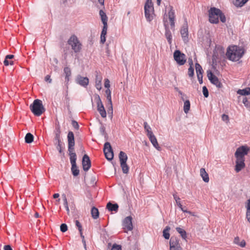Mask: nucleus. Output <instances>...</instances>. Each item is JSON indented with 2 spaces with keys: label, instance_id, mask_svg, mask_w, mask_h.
<instances>
[{
  "label": "nucleus",
  "instance_id": "c03bdc74",
  "mask_svg": "<svg viewBox=\"0 0 250 250\" xmlns=\"http://www.w3.org/2000/svg\"><path fill=\"white\" fill-rule=\"evenodd\" d=\"M188 75L190 78H193L194 76V69L193 66H189L188 69Z\"/></svg>",
  "mask_w": 250,
  "mask_h": 250
},
{
  "label": "nucleus",
  "instance_id": "338daca9",
  "mask_svg": "<svg viewBox=\"0 0 250 250\" xmlns=\"http://www.w3.org/2000/svg\"><path fill=\"white\" fill-rule=\"evenodd\" d=\"M4 250H13L11 246L9 245H6L4 246Z\"/></svg>",
  "mask_w": 250,
  "mask_h": 250
},
{
  "label": "nucleus",
  "instance_id": "864d4df0",
  "mask_svg": "<svg viewBox=\"0 0 250 250\" xmlns=\"http://www.w3.org/2000/svg\"><path fill=\"white\" fill-rule=\"evenodd\" d=\"M71 125L75 129L78 130L79 129V124L76 121L74 120H72Z\"/></svg>",
  "mask_w": 250,
  "mask_h": 250
},
{
  "label": "nucleus",
  "instance_id": "603ef678",
  "mask_svg": "<svg viewBox=\"0 0 250 250\" xmlns=\"http://www.w3.org/2000/svg\"><path fill=\"white\" fill-rule=\"evenodd\" d=\"M104 26L101 32V34L106 35L107 30V23H103Z\"/></svg>",
  "mask_w": 250,
  "mask_h": 250
},
{
  "label": "nucleus",
  "instance_id": "aec40b11",
  "mask_svg": "<svg viewBox=\"0 0 250 250\" xmlns=\"http://www.w3.org/2000/svg\"><path fill=\"white\" fill-rule=\"evenodd\" d=\"M106 208L107 209L109 212L116 213L119 209V205L116 203L110 201L107 203Z\"/></svg>",
  "mask_w": 250,
  "mask_h": 250
},
{
  "label": "nucleus",
  "instance_id": "e2e57ef3",
  "mask_svg": "<svg viewBox=\"0 0 250 250\" xmlns=\"http://www.w3.org/2000/svg\"><path fill=\"white\" fill-rule=\"evenodd\" d=\"M44 80L46 82H48L49 83H52V79H51V77L49 75H47L45 77V79H44Z\"/></svg>",
  "mask_w": 250,
  "mask_h": 250
},
{
  "label": "nucleus",
  "instance_id": "13d9d810",
  "mask_svg": "<svg viewBox=\"0 0 250 250\" xmlns=\"http://www.w3.org/2000/svg\"><path fill=\"white\" fill-rule=\"evenodd\" d=\"M65 98V99L66 100V104H67V108L69 110V112L71 113V111L70 110V109H69V98L68 97V91H67V90L66 91Z\"/></svg>",
  "mask_w": 250,
  "mask_h": 250
},
{
  "label": "nucleus",
  "instance_id": "dca6fc26",
  "mask_svg": "<svg viewBox=\"0 0 250 250\" xmlns=\"http://www.w3.org/2000/svg\"><path fill=\"white\" fill-rule=\"evenodd\" d=\"M132 217L131 216L126 217L123 221L122 226L123 229L131 231L133 229L132 224Z\"/></svg>",
  "mask_w": 250,
  "mask_h": 250
},
{
  "label": "nucleus",
  "instance_id": "473e14b6",
  "mask_svg": "<svg viewBox=\"0 0 250 250\" xmlns=\"http://www.w3.org/2000/svg\"><path fill=\"white\" fill-rule=\"evenodd\" d=\"M34 137L30 132L27 133L24 138L25 142L27 144H31L34 141Z\"/></svg>",
  "mask_w": 250,
  "mask_h": 250
},
{
  "label": "nucleus",
  "instance_id": "bf43d9fd",
  "mask_svg": "<svg viewBox=\"0 0 250 250\" xmlns=\"http://www.w3.org/2000/svg\"><path fill=\"white\" fill-rule=\"evenodd\" d=\"M153 6V3L152 2V0H146L144 7H152Z\"/></svg>",
  "mask_w": 250,
  "mask_h": 250
},
{
  "label": "nucleus",
  "instance_id": "1a4fd4ad",
  "mask_svg": "<svg viewBox=\"0 0 250 250\" xmlns=\"http://www.w3.org/2000/svg\"><path fill=\"white\" fill-rule=\"evenodd\" d=\"M174 60L179 65H184L186 62V55L179 50H176L173 53Z\"/></svg>",
  "mask_w": 250,
  "mask_h": 250
},
{
  "label": "nucleus",
  "instance_id": "5701e85b",
  "mask_svg": "<svg viewBox=\"0 0 250 250\" xmlns=\"http://www.w3.org/2000/svg\"><path fill=\"white\" fill-rule=\"evenodd\" d=\"M63 72L65 75V82L66 83V84L67 85L69 81V78L71 75V69L68 66H65L63 69Z\"/></svg>",
  "mask_w": 250,
  "mask_h": 250
},
{
  "label": "nucleus",
  "instance_id": "e433bc0d",
  "mask_svg": "<svg viewBox=\"0 0 250 250\" xmlns=\"http://www.w3.org/2000/svg\"><path fill=\"white\" fill-rule=\"evenodd\" d=\"M246 218L248 221L250 223V198L248 200V203L246 206Z\"/></svg>",
  "mask_w": 250,
  "mask_h": 250
},
{
  "label": "nucleus",
  "instance_id": "9d476101",
  "mask_svg": "<svg viewBox=\"0 0 250 250\" xmlns=\"http://www.w3.org/2000/svg\"><path fill=\"white\" fill-rule=\"evenodd\" d=\"M250 151V147L247 146H242L236 149L234 153L236 158L245 159V156L247 155Z\"/></svg>",
  "mask_w": 250,
  "mask_h": 250
},
{
  "label": "nucleus",
  "instance_id": "72a5a7b5",
  "mask_svg": "<svg viewBox=\"0 0 250 250\" xmlns=\"http://www.w3.org/2000/svg\"><path fill=\"white\" fill-rule=\"evenodd\" d=\"M170 229V227L168 226H167L166 227V228L163 230V236L165 239L168 240L169 239L170 234H169V231Z\"/></svg>",
  "mask_w": 250,
  "mask_h": 250
},
{
  "label": "nucleus",
  "instance_id": "b1692460",
  "mask_svg": "<svg viewBox=\"0 0 250 250\" xmlns=\"http://www.w3.org/2000/svg\"><path fill=\"white\" fill-rule=\"evenodd\" d=\"M200 174L203 180L205 183H208L209 180L208 173L206 172L204 168H201L200 170Z\"/></svg>",
  "mask_w": 250,
  "mask_h": 250
},
{
  "label": "nucleus",
  "instance_id": "ea45409f",
  "mask_svg": "<svg viewBox=\"0 0 250 250\" xmlns=\"http://www.w3.org/2000/svg\"><path fill=\"white\" fill-rule=\"evenodd\" d=\"M107 112L109 116H111V117H112L113 115V105H112V101L111 102H108L107 103Z\"/></svg>",
  "mask_w": 250,
  "mask_h": 250
},
{
  "label": "nucleus",
  "instance_id": "7c9ffc66",
  "mask_svg": "<svg viewBox=\"0 0 250 250\" xmlns=\"http://www.w3.org/2000/svg\"><path fill=\"white\" fill-rule=\"evenodd\" d=\"M91 214L92 217L94 219L98 218L99 217V211L98 209L94 206L92 207L91 209Z\"/></svg>",
  "mask_w": 250,
  "mask_h": 250
},
{
  "label": "nucleus",
  "instance_id": "a211bd4d",
  "mask_svg": "<svg viewBox=\"0 0 250 250\" xmlns=\"http://www.w3.org/2000/svg\"><path fill=\"white\" fill-rule=\"evenodd\" d=\"M76 82L83 87H86L89 83V79L87 77H83L78 75L76 79Z\"/></svg>",
  "mask_w": 250,
  "mask_h": 250
},
{
  "label": "nucleus",
  "instance_id": "a19ab883",
  "mask_svg": "<svg viewBox=\"0 0 250 250\" xmlns=\"http://www.w3.org/2000/svg\"><path fill=\"white\" fill-rule=\"evenodd\" d=\"M249 0H236L234 5L237 7H241L248 1Z\"/></svg>",
  "mask_w": 250,
  "mask_h": 250
},
{
  "label": "nucleus",
  "instance_id": "f704fd0d",
  "mask_svg": "<svg viewBox=\"0 0 250 250\" xmlns=\"http://www.w3.org/2000/svg\"><path fill=\"white\" fill-rule=\"evenodd\" d=\"M195 67L197 76V75H203V74L204 73L203 69L202 68V66L198 62L195 63Z\"/></svg>",
  "mask_w": 250,
  "mask_h": 250
},
{
  "label": "nucleus",
  "instance_id": "37998d69",
  "mask_svg": "<svg viewBox=\"0 0 250 250\" xmlns=\"http://www.w3.org/2000/svg\"><path fill=\"white\" fill-rule=\"evenodd\" d=\"M173 198L176 202V204L178 207L180 208L183 207L182 204L180 203V198L176 194H174L173 195Z\"/></svg>",
  "mask_w": 250,
  "mask_h": 250
},
{
  "label": "nucleus",
  "instance_id": "2f4dec72",
  "mask_svg": "<svg viewBox=\"0 0 250 250\" xmlns=\"http://www.w3.org/2000/svg\"><path fill=\"white\" fill-rule=\"evenodd\" d=\"M99 15L100 16L102 23H107V17L106 15V13L102 9L100 10Z\"/></svg>",
  "mask_w": 250,
  "mask_h": 250
},
{
  "label": "nucleus",
  "instance_id": "09e8293b",
  "mask_svg": "<svg viewBox=\"0 0 250 250\" xmlns=\"http://www.w3.org/2000/svg\"><path fill=\"white\" fill-rule=\"evenodd\" d=\"M202 92L205 98H208L209 96L208 90L206 86H204L202 88Z\"/></svg>",
  "mask_w": 250,
  "mask_h": 250
},
{
  "label": "nucleus",
  "instance_id": "ddd939ff",
  "mask_svg": "<svg viewBox=\"0 0 250 250\" xmlns=\"http://www.w3.org/2000/svg\"><path fill=\"white\" fill-rule=\"evenodd\" d=\"M180 33L184 42L185 43L188 42V22L186 19L181 28Z\"/></svg>",
  "mask_w": 250,
  "mask_h": 250
},
{
  "label": "nucleus",
  "instance_id": "49530a36",
  "mask_svg": "<svg viewBox=\"0 0 250 250\" xmlns=\"http://www.w3.org/2000/svg\"><path fill=\"white\" fill-rule=\"evenodd\" d=\"M219 15V18L220 20V21L223 23H225L226 21V18L225 14L223 13V12L221 10H220Z\"/></svg>",
  "mask_w": 250,
  "mask_h": 250
},
{
  "label": "nucleus",
  "instance_id": "5fc2aeb1",
  "mask_svg": "<svg viewBox=\"0 0 250 250\" xmlns=\"http://www.w3.org/2000/svg\"><path fill=\"white\" fill-rule=\"evenodd\" d=\"M168 18L175 17V12L173 9L172 6H170V10L168 13Z\"/></svg>",
  "mask_w": 250,
  "mask_h": 250
},
{
  "label": "nucleus",
  "instance_id": "2eb2a0df",
  "mask_svg": "<svg viewBox=\"0 0 250 250\" xmlns=\"http://www.w3.org/2000/svg\"><path fill=\"white\" fill-rule=\"evenodd\" d=\"M170 250H182L180 246L179 238L171 237L169 240Z\"/></svg>",
  "mask_w": 250,
  "mask_h": 250
},
{
  "label": "nucleus",
  "instance_id": "f3484780",
  "mask_svg": "<svg viewBox=\"0 0 250 250\" xmlns=\"http://www.w3.org/2000/svg\"><path fill=\"white\" fill-rule=\"evenodd\" d=\"M82 164L83 170L84 171H87L91 167V160L86 154H84L83 156Z\"/></svg>",
  "mask_w": 250,
  "mask_h": 250
},
{
  "label": "nucleus",
  "instance_id": "423d86ee",
  "mask_svg": "<svg viewBox=\"0 0 250 250\" xmlns=\"http://www.w3.org/2000/svg\"><path fill=\"white\" fill-rule=\"evenodd\" d=\"M119 158L123 172L125 174L128 173L129 171V167L127 166L126 163L128 158L127 155L124 151H121L119 154Z\"/></svg>",
  "mask_w": 250,
  "mask_h": 250
},
{
  "label": "nucleus",
  "instance_id": "39448f33",
  "mask_svg": "<svg viewBox=\"0 0 250 250\" xmlns=\"http://www.w3.org/2000/svg\"><path fill=\"white\" fill-rule=\"evenodd\" d=\"M68 141V151L69 156L76 155L74 151L75 138L74 134L71 131H69L67 136Z\"/></svg>",
  "mask_w": 250,
  "mask_h": 250
},
{
  "label": "nucleus",
  "instance_id": "de8ad7c7",
  "mask_svg": "<svg viewBox=\"0 0 250 250\" xmlns=\"http://www.w3.org/2000/svg\"><path fill=\"white\" fill-rule=\"evenodd\" d=\"M243 103L247 108H250V102L248 101L247 97L243 98Z\"/></svg>",
  "mask_w": 250,
  "mask_h": 250
},
{
  "label": "nucleus",
  "instance_id": "6e6552de",
  "mask_svg": "<svg viewBox=\"0 0 250 250\" xmlns=\"http://www.w3.org/2000/svg\"><path fill=\"white\" fill-rule=\"evenodd\" d=\"M104 153L105 157L108 161H111L114 158V152L111 144L108 142H106L104 146Z\"/></svg>",
  "mask_w": 250,
  "mask_h": 250
},
{
  "label": "nucleus",
  "instance_id": "f8f14e48",
  "mask_svg": "<svg viewBox=\"0 0 250 250\" xmlns=\"http://www.w3.org/2000/svg\"><path fill=\"white\" fill-rule=\"evenodd\" d=\"M95 100H96L97 104V110L100 114L101 116L103 118H105L106 117V110L104 108V104L102 102L101 98L100 96L95 94Z\"/></svg>",
  "mask_w": 250,
  "mask_h": 250
},
{
  "label": "nucleus",
  "instance_id": "052dcab7",
  "mask_svg": "<svg viewBox=\"0 0 250 250\" xmlns=\"http://www.w3.org/2000/svg\"><path fill=\"white\" fill-rule=\"evenodd\" d=\"M110 81L108 79H104V86L106 88H109L110 87Z\"/></svg>",
  "mask_w": 250,
  "mask_h": 250
},
{
  "label": "nucleus",
  "instance_id": "79ce46f5",
  "mask_svg": "<svg viewBox=\"0 0 250 250\" xmlns=\"http://www.w3.org/2000/svg\"><path fill=\"white\" fill-rule=\"evenodd\" d=\"M218 59V55L216 50H213L212 56V62L213 63H216Z\"/></svg>",
  "mask_w": 250,
  "mask_h": 250
},
{
  "label": "nucleus",
  "instance_id": "c9c22d12",
  "mask_svg": "<svg viewBox=\"0 0 250 250\" xmlns=\"http://www.w3.org/2000/svg\"><path fill=\"white\" fill-rule=\"evenodd\" d=\"M190 108V103L189 100H186L184 102L183 110L185 113H188Z\"/></svg>",
  "mask_w": 250,
  "mask_h": 250
},
{
  "label": "nucleus",
  "instance_id": "4be33fe9",
  "mask_svg": "<svg viewBox=\"0 0 250 250\" xmlns=\"http://www.w3.org/2000/svg\"><path fill=\"white\" fill-rule=\"evenodd\" d=\"M165 36L166 38L167 42L169 44H171L172 43V36L171 33V31L169 28V27L165 24Z\"/></svg>",
  "mask_w": 250,
  "mask_h": 250
},
{
  "label": "nucleus",
  "instance_id": "680f3d73",
  "mask_svg": "<svg viewBox=\"0 0 250 250\" xmlns=\"http://www.w3.org/2000/svg\"><path fill=\"white\" fill-rule=\"evenodd\" d=\"M106 41V35L101 34L100 42L104 44Z\"/></svg>",
  "mask_w": 250,
  "mask_h": 250
},
{
  "label": "nucleus",
  "instance_id": "6ab92c4d",
  "mask_svg": "<svg viewBox=\"0 0 250 250\" xmlns=\"http://www.w3.org/2000/svg\"><path fill=\"white\" fill-rule=\"evenodd\" d=\"M236 165L235 166V170L236 172H240L245 167V159L236 158Z\"/></svg>",
  "mask_w": 250,
  "mask_h": 250
},
{
  "label": "nucleus",
  "instance_id": "393cba45",
  "mask_svg": "<svg viewBox=\"0 0 250 250\" xmlns=\"http://www.w3.org/2000/svg\"><path fill=\"white\" fill-rule=\"evenodd\" d=\"M14 55L12 54H9L6 55L3 63L5 66H8L9 65H14V62L12 61H9V60L12 59L14 58Z\"/></svg>",
  "mask_w": 250,
  "mask_h": 250
},
{
  "label": "nucleus",
  "instance_id": "58836bf2",
  "mask_svg": "<svg viewBox=\"0 0 250 250\" xmlns=\"http://www.w3.org/2000/svg\"><path fill=\"white\" fill-rule=\"evenodd\" d=\"M144 126L145 130L147 132V134H146L147 136L153 133L151 130V128L150 126L147 124V122H145L144 123Z\"/></svg>",
  "mask_w": 250,
  "mask_h": 250
},
{
  "label": "nucleus",
  "instance_id": "cd10ccee",
  "mask_svg": "<svg viewBox=\"0 0 250 250\" xmlns=\"http://www.w3.org/2000/svg\"><path fill=\"white\" fill-rule=\"evenodd\" d=\"M237 94L241 96H247L250 95V87H246L244 89H239L237 91Z\"/></svg>",
  "mask_w": 250,
  "mask_h": 250
},
{
  "label": "nucleus",
  "instance_id": "bb28decb",
  "mask_svg": "<svg viewBox=\"0 0 250 250\" xmlns=\"http://www.w3.org/2000/svg\"><path fill=\"white\" fill-rule=\"evenodd\" d=\"M102 78L99 76L97 72L95 77V87L98 90H101L102 89Z\"/></svg>",
  "mask_w": 250,
  "mask_h": 250
},
{
  "label": "nucleus",
  "instance_id": "6e6d98bb",
  "mask_svg": "<svg viewBox=\"0 0 250 250\" xmlns=\"http://www.w3.org/2000/svg\"><path fill=\"white\" fill-rule=\"evenodd\" d=\"M111 250H122V247L120 245L114 243L112 247Z\"/></svg>",
  "mask_w": 250,
  "mask_h": 250
},
{
  "label": "nucleus",
  "instance_id": "a18cd8bd",
  "mask_svg": "<svg viewBox=\"0 0 250 250\" xmlns=\"http://www.w3.org/2000/svg\"><path fill=\"white\" fill-rule=\"evenodd\" d=\"M105 94L106 95V99L108 102H111L112 101L111 99V90L109 88H106L105 91Z\"/></svg>",
  "mask_w": 250,
  "mask_h": 250
},
{
  "label": "nucleus",
  "instance_id": "0eeeda50",
  "mask_svg": "<svg viewBox=\"0 0 250 250\" xmlns=\"http://www.w3.org/2000/svg\"><path fill=\"white\" fill-rule=\"evenodd\" d=\"M207 77L210 83L215 85L218 88H221L223 87V84L220 81L218 78L214 74L211 70L208 69L207 71Z\"/></svg>",
  "mask_w": 250,
  "mask_h": 250
},
{
  "label": "nucleus",
  "instance_id": "4d7b16f0",
  "mask_svg": "<svg viewBox=\"0 0 250 250\" xmlns=\"http://www.w3.org/2000/svg\"><path fill=\"white\" fill-rule=\"evenodd\" d=\"M75 225L78 228L79 232H81L82 231V226L80 222L77 220H75Z\"/></svg>",
  "mask_w": 250,
  "mask_h": 250
},
{
  "label": "nucleus",
  "instance_id": "0e129e2a",
  "mask_svg": "<svg viewBox=\"0 0 250 250\" xmlns=\"http://www.w3.org/2000/svg\"><path fill=\"white\" fill-rule=\"evenodd\" d=\"M222 119L223 121H228L229 120V116L225 114H223L222 115Z\"/></svg>",
  "mask_w": 250,
  "mask_h": 250
},
{
  "label": "nucleus",
  "instance_id": "a878e982",
  "mask_svg": "<svg viewBox=\"0 0 250 250\" xmlns=\"http://www.w3.org/2000/svg\"><path fill=\"white\" fill-rule=\"evenodd\" d=\"M54 145L59 152L60 153H62L63 152V149L64 145V143H63L61 140H57L55 141Z\"/></svg>",
  "mask_w": 250,
  "mask_h": 250
},
{
  "label": "nucleus",
  "instance_id": "9b49d317",
  "mask_svg": "<svg viewBox=\"0 0 250 250\" xmlns=\"http://www.w3.org/2000/svg\"><path fill=\"white\" fill-rule=\"evenodd\" d=\"M69 159L71 165V170L72 174L73 176L77 177L80 174V170L77 167L76 163L77 155H73L69 156Z\"/></svg>",
  "mask_w": 250,
  "mask_h": 250
},
{
  "label": "nucleus",
  "instance_id": "f257e3e1",
  "mask_svg": "<svg viewBox=\"0 0 250 250\" xmlns=\"http://www.w3.org/2000/svg\"><path fill=\"white\" fill-rule=\"evenodd\" d=\"M245 53V50L243 47L234 45L227 48L226 55L229 60L235 62L242 58Z\"/></svg>",
  "mask_w": 250,
  "mask_h": 250
},
{
  "label": "nucleus",
  "instance_id": "7ed1b4c3",
  "mask_svg": "<svg viewBox=\"0 0 250 250\" xmlns=\"http://www.w3.org/2000/svg\"><path fill=\"white\" fill-rule=\"evenodd\" d=\"M67 43L71 46L75 53H78L81 51L82 44L75 35H73L69 38Z\"/></svg>",
  "mask_w": 250,
  "mask_h": 250
},
{
  "label": "nucleus",
  "instance_id": "412c9836",
  "mask_svg": "<svg viewBox=\"0 0 250 250\" xmlns=\"http://www.w3.org/2000/svg\"><path fill=\"white\" fill-rule=\"evenodd\" d=\"M147 137L152 144L153 146L158 150H160L161 149V147L159 146L157 139L154 134L153 133L150 134Z\"/></svg>",
  "mask_w": 250,
  "mask_h": 250
},
{
  "label": "nucleus",
  "instance_id": "c85d7f7f",
  "mask_svg": "<svg viewBox=\"0 0 250 250\" xmlns=\"http://www.w3.org/2000/svg\"><path fill=\"white\" fill-rule=\"evenodd\" d=\"M176 230L180 234L182 238L187 241V233L186 231L180 227H177Z\"/></svg>",
  "mask_w": 250,
  "mask_h": 250
},
{
  "label": "nucleus",
  "instance_id": "c756f323",
  "mask_svg": "<svg viewBox=\"0 0 250 250\" xmlns=\"http://www.w3.org/2000/svg\"><path fill=\"white\" fill-rule=\"evenodd\" d=\"M54 133H55L54 140L55 141L61 140V127L59 125L56 126L55 129L54 130Z\"/></svg>",
  "mask_w": 250,
  "mask_h": 250
},
{
  "label": "nucleus",
  "instance_id": "774afa93",
  "mask_svg": "<svg viewBox=\"0 0 250 250\" xmlns=\"http://www.w3.org/2000/svg\"><path fill=\"white\" fill-rule=\"evenodd\" d=\"M240 247L243 248L246 246V242L244 240H242L240 244H238Z\"/></svg>",
  "mask_w": 250,
  "mask_h": 250
},
{
  "label": "nucleus",
  "instance_id": "69168bd1",
  "mask_svg": "<svg viewBox=\"0 0 250 250\" xmlns=\"http://www.w3.org/2000/svg\"><path fill=\"white\" fill-rule=\"evenodd\" d=\"M197 79H198L199 83L200 84H202L203 83V75H197Z\"/></svg>",
  "mask_w": 250,
  "mask_h": 250
},
{
  "label": "nucleus",
  "instance_id": "3c124183",
  "mask_svg": "<svg viewBox=\"0 0 250 250\" xmlns=\"http://www.w3.org/2000/svg\"><path fill=\"white\" fill-rule=\"evenodd\" d=\"M100 124L101 125L100 127V131L101 135H103L104 134L106 133V132L105 131V128L104 125H103V124L100 121Z\"/></svg>",
  "mask_w": 250,
  "mask_h": 250
},
{
  "label": "nucleus",
  "instance_id": "8fccbe9b",
  "mask_svg": "<svg viewBox=\"0 0 250 250\" xmlns=\"http://www.w3.org/2000/svg\"><path fill=\"white\" fill-rule=\"evenodd\" d=\"M68 229L67 226L65 223H62L60 226V230L62 232H66Z\"/></svg>",
  "mask_w": 250,
  "mask_h": 250
},
{
  "label": "nucleus",
  "instance_id": "4468645a",
  "mask_svg": "<svg viewBox=\"0 0 250 250\" xmlns=\"http://www.w3.org/2000/svg\"><path fill=\"white\" fill-rule=\"evenodd\" d=\"M145 16L147 22H151L155 16L154 7H144Z\"/></svg>",
  "mask_w": 250,
  "mask_h": 250
},
{
  "label": "nucleus",
  "instance_id": "20e7f679",
  "mask_svg": "<svg viewBox=\"0 0 250 250\" xmlns=\"http://www.w3.org/2000/svg\"><path fill=\"white\" fill-rule=\"evenodd\" d=\"M220 9L215 7H211L208 10V21L211 23L217 24L219 22V14Z\"/></svg>",
  "mask_w": 250,
  "mask_h": 250
},
{
  "label": "nucleus",
  "instance_id": "f03ea898",
  "mask_svg": "<svg viewBox=\"0 0 250 250\" xmlns=\"http://www.w3.org/2000/svg\"><path fill=\"white\" fill-rule=\"evenodd\" d=\"M30 109L36 116H40L45 110L42 101L40 99H35L30 105Z\"/></svg>",
  "mask_w": 250,
  "mask_h": 250
},
{
  "label": "nucleus",
  "instance_id": "4c0bfd02",
  "mask_svg": "<svg viewBox=\"0 0 250 250\" xmlns=\"http://www.w3.org/2000/svg\"><path fill=\"white\" fill-rule=\"evenodd\" d=\"M62 196L63 202V206H64L66 210L67 211V214H69L70 211H69V207L68 205V202H67V200L66 195L65 194H63L62 195Z\"/></svg>",
  "mask_w": 250,
  "mask_h": 250
}]
</instances>
